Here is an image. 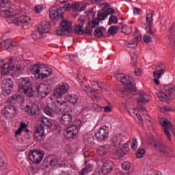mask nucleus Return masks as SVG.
I'll return each mask as SVG.
<instances>
[{"label": "nucleus", "instance_id": "1", "mask_svg": "<svg viewBox=\"0 0 175 175\" xmlns=\"http://www.w3.org/2000/svg\"><path fill=\"white\" fill-rule=\"evenodd\" d=\"M29 69L36 79H40V80H44V79H47L49 76L53 75V69L44 64H34L31 66Z\"/></svg>", "mask_w": 175, "mask_h": 175}, {"label": "nucleus", "instance_id": "2", "mask_svg": "<svg viewBox=\"0 0 175 175\" xmlns=\"http://www.w3.org/2000/svg\"><path fill=\"white\" fill-rule=\"evenodd\" d=\"M68 103L61 100V98H57L56 101H51L49 106L45 107L44 109V113L49 117L53 116L54 113L57 114H62L66 110Z\"/></svg>", "mask_w": 175, "mask_h": 175}, {"label": "nucleus", "instance_id": "3", "mask_svg": "<svg viewBox=\"0 0 175 175\" xmlns=\"http://www.w3.org/2000/svg\"><path fill=\"white\" fill-rule=\"evenodd\" d=\"M18 91L21 94H25L27 96L32 98L33 96V89L32 88V83L29 77H23L19 79Z\"/></svg>", "mask_w": 175, "mask_h": 175}, {"label": "nucleus", "instance_id": "4", "mask_svg": "<svg viewBox=\"0 0 175 175\" xmlns=\"http://www.w3.org/2000/svg\"><path fill=\"white\" fill-rule=\"evenodd\" d=\"M115 77L118 81H121L122 84H125L126 91L133 92L136 90L135 77L121 73L115 75Z\"/></svg>", "mask_w": 175, "mask_h": 175}, {"label": "nucleus", "instance_id": "5", "mask_svg": "<svg viewBox=\"0 0 175 175\" xmlns=\"http://www.w3.org/2000/svg\"><path fill=\"white\" fill-rule=\"evenodd\" d=\"M153 147L156 151H159L165 157H167L168 158L173 157V150L167 147V145L163 141L154 142L153 143Z\"/></svg>", "mask_w": 175, "mask_h": 175}, {"label": "nucleus", "instance_id": "6", "mask_svg": "<svg viewBox=\"0 0 175 175\" xmlns=\"http://www.w3.org/2000/svg\"><path fill=\"white\" fill-rule=\"evenodd\" d=\"M82 124L81 120L76 119L71 126L67 127L66 129L67 139H73L79 133Z\"/></svg>", "mask_w": 175, "mask_h": 175}, {"label": "nucleus", "instance_id": "7", "mask_svg": "<svg viewBox=\"0 0 175 175\" xmlns=\"http://www.w3.org/2000/svg\"><path fill=\"white\" fill-rule=\"evenodd\" d=\"M50 29H51V25L49 22H40L38 26V32L39 33V36L36 35V33H33L32 34L33 39L36 40L40 39V38H43V35H44V33H49V32H50Z\"/></svg>", "mask_w": 175, "mask_h": 175}, {"label": "nucleus", "instance_id": "8", "mask_svg": "<svg viewBox=\"0 0 175 175\" xmlns=\"http://www.w3.org/2000/svg\"><path fill=\"white\" fill-rule=\"evenodd\" d=\"M44 158V151L41 150H31L29 152V159L36 165H39Z\"/></svg>", "mask_w": 175, "mask_h": 175}, {"label": "nucleus", "instance_id": "9", "mask_svg": "<svg viewBox=\"0 0 175 175\" xmlns=\"http://www.w3.org/2000/svg\"><path fill=\"white\" fill-rule=\"evenodd\" d=\"M2 114L5 120H13L18 114V109L14 105H8L2 110Z\"/></svg>", "mask_w": 175, "mask_h": 175}, {"label": "nucleus", "instance_id": "10", "mask_svg": "<svg viewBox=\"0 0 175 175\" xmlns=\"http://www.w3.org/2000/svg\"><path fill=\"white\" fill-rule=\"evenodd\" d=\"M52 88L51 85L46 82L42 83L36 87L38 94L41 98H46L51 92Z\"/></svg>", "mask_w": 175, "mask_h": 175}, {"label": "nucleus", "instance_id": "11", "mask_svg": "<svg viewBox=\"0 0 175 175\" xmlns=\"http://www.w3.org/2000/svg\"><path fill=\"white\" fill-rule=\"evenodd\" d=\"M10 21L15 25H23V28H27L24 27H27V25H29V24H31V17L27 15H23L18 18H11Z\"/></svg>", "mask_w": 175, "mask_h": 175}, {"label": "nucleus", "instance_id": "12", "mask_svg": "<svg viewBox=\"0 0 175 175\" xmlns=\"http://www.w3.org/2000/svg\"><path fill=\"white\" fill-rule=\"evenodd\" d=\"M166 72V66L161 64L156 67L155 70L153 72L154 81L157 85H159V79L165 75Z\"/></svg>", "mask_w": 175, "mask_h": 175}, {"label": "nucleus", "instance_id": "13", "mask_svg": "<svg viewBox=\"0 0 175 175\" xmlns=\"http://www.w3.org/2000/svg\"><path fill=\"white\" fill-rule=\"evenodd\" d=\"M110 129L106 125L100 126L96 133H95V137L98 142H105L109 137Z\"/></svg>", "mask_w": 175, "mask_h": 175}, {"label": "nucleus", "instance_id": "14", "mask_svg": "<svg viewBox=\"0 0 175 175\" xmlns=\"http://www.w3.org/2000/svg\"><path fill=\"white\" fill-rule=\"evenodd\" d=\"M14 85L13 84V81L9 79H5L1 83L2 94L4 96L10 95L12 91H13Z\"/></svg>", "mask_w": 175, "mask_h": 175}, {"label": "nucleus", "instance_id": "15", "mask_svg": "<svg viewBox=\"0 0 175 175\" xmlns=\"http://www.w3.org/2000/svg\"><path fill=\"white\" fill-rule=\"evenodd\" d=\"M146 24L144 25V29H146V32L154 36V31H152V25L154 24V12H149L146 14Z\"/></svg>", "mask_w": 175, "mask_h": 175}, {"label": "nucleus", "instance_id": "16", "mask_svg": "<svg viewBox=\"0 0 175 175\" xmlns=\"http://www.w3.org/2000/svg\"><path fill=\"white\" fill-rule=\"evenodd\" d=\"M81 87L83 88L84 92H86L92 99H93V100H99L100 99V96H99L96 92L92 90V88L90 86V85L82 82Z\"/></svg>", "mask_w": 175, "mask_h": 175}, {"label": "nucleus", "instance_id": "17", "mask_svg": "<svg viewBox=\"0 0 175 175\" xmlns=\"http://www.w3.org/2000/svg\"><path fill=\"white\" fill-rule=\"evenodd\" d=\"M69 88H70V87L66 83L59 84L55 90L53 95L56 96H62V95L68 94L69 92Z\"/></svg>", "mask_w": 175, "mask_h": 175}, {"label": "nucleus", "instance_id": "18", "mask_svg": "<svg viewBox=\"0 0 175 175\" xmlns=\"http://www.w3.org/2000/svg\"><path fill=\"white\" fill-rule=\"evenodd\" d=\"M72 121V109H68L66 112L63 113L59 120L60 124L64 125V126H69Z\"/></svg>", "mask_w": 175, "mask_h": 175}, {"label": "nucleus", "instance_id": "19", "mask_svg": "<svg viewBox=\"0 0 175 175\" xmlns=\"http://www.w3.org/2000/svg\"><path fill=\"white\" fill-rule=\"evenodd\" d=\"M58 163V159L53 155L47 156L44 159V163L43 166L46 169L49 167V166H51V167H55V165Z\"/></svg>", "mask_w": 175, "mask_h": 175}, {"label": "nucleus", "instance_id": "20", "mask_svg": "<svg viewBox=\"0 0 175 175\" xmlns=\"http://www.w3.org/2000/svg\"><path fill=\"white\" fill-rule=\"evenodd\" d=\"M49 16L51 20H56L58 17H64L62 8H56L55 7H52L49 10Z\"/></svg>", "mask_w": 175, "mask_h": 175}, {"label": "nucleus", "instance_id": "21", "mask_svg": "<svg viewBox=\"0 0 175 175\" xmlns=\"http://www.w3.org/2000/svg\"><path fill=\"white\" fill-rule=\"evenodd\" d=\"M33 135L35 142H44V139H46L44 128H43V126H38L34 132Z\"/></svg>", "mask_w": 175, "mask_h": 175}, {"label": "nucleus", "instance_id": "22", "mask_svg": "<svg viewBox=\"0 0 175 175\" xmlns=\"http://www.w3.org/2000/svg\"><path fill=\"white\" fill-rule=\"evenodd\" d=\"M23 132H25V136L27 139H31V135H32V132L31 130L28 129V125H27L24 122H21L20 128L15 132V136H18V135H21Z\"/></svg>", "mask_w": 175, "mask_h": 175}, {"label": "nucleus", "instance_id": "23", "mask_svg": "<svg viewBox=\"0 0 175 175\" xmlns=\"http://www.w3.org/2000/svg\"><path fill=\"white\" fill-rule=\"evenodd\" d=\"M113 169H114V162L111 160L106 161L102 166V173L107 175L111 173Z\"/></svg>", "mask_w": 175, "mask_h": 175}, {"label": "nucleus", "instance_id": "24", "mask_svg": "<svg viewBox=\"0 0 175 175\" xmlns=\"http://www.w3.org/2000/svg\"><path fill=\"white\" fill-rule=\"evenodd\" d=\"M137 102L140 103H148L151 99V96L148 94L144 93V92H140L137 94Z\"/></svg>", "mask_w": 175, "mask_h": 175}, {"label": "nucleus", "instance_id": "25", "mask_svg": "<svg viewBox=\"0 0 175 175\" xmlns=\"http://www.w3.org/2000/svg\"><path fill=\"white\" fill-rule=\"evenodd\" d=\"M39 121L42 123L40 126H42V128L46 126V128H49L50 129L53 128V126L54 125V122L53 121V120L47 118L44 116L40 117Z\"/></svg>", "mask_w": 175, "mask_h": 175}, {"label": "nucleus", "instance_id": "26", "mask_svg": "<svg viewBox=\"0 0 175 175\" xmlns=\"http://www.w3.org/2000/svg\"><path fill=\"white\" fill-rule=\"evenodd\" d=\"M17 13H16V8L14 5H11V7L7 8V10H3L1 13V16L2 17H12V16H16Z\"/></svg>", "mask_w": 175, "mask_h": 175}, {"label": "nucleus", "instance_id": "27", "mask_svg": "<svg viewBox=\"0 0 175 175\" xmlns=\"http://www.w3.org/2000/svg\"><path fill=\"white\" fill-rule=\"evenodd\" d=\"M129 152V146L128 144H124L121 148H119L117 150V154L118 157H125Z\"/></svg>", "mask_w": 175, "mask_h": 175}, {"label": "nucleus", "instance_id": "28", "mask_svg": "<svg viewBox=\"0 0 175 175\" xmlns=\"http://www.w3.org/2000/svg\"><path fill=\"white\" fill-rule=\"evenodd\" d=\"M12 64H4L1 67V75L2 76H6V75H12Z\"/></svg>", "mask_w": 175, "mask_h": 175}, {"label": "nucleus", "instance_id": "29", "mask_svg": "<svg viewBox=\"0 0 175 175\" xmlns=\"http://www.w3.org/2000/svg\"><path fill=\"white\" fill-rule=\"evenodd\" d=\"M24 72V68L21 66V65H16L14 66L12 64V75H15V76H20L21 75H23V72Z\"/></svg>", "mask_w": 175, "mask_h": 175}, {"label": "nucleus", "instance_id": "30", "mask_svg": "<svg viewBox=\"0 0 175 175\" xmlns=\"http://www.w3.org/2000/svg\"><path fill=\"white\" fill-rule=\"evenodd\" d=\"M122 137H124V136L121 133H118V134L116 135V136L111 139V142L113 144V147H117L118 144H121Z\"/></svg>", "mask_w": 175, "mask_h": 175}, {"label": "nucleus", "instance_id": "31", "mask_svg": "<svg viewBox=\"0 0 175 175\" xmlns=\"http://www.w3.org/2000/svg\"><path fill=\"white\" fill-rule=\"evenodd\" d=\"M170 44L175 47V23H173L172 28L170 29Z\"/></svg>", "mask_w": 175, "mask_h": 175}, {"label": "nucleus", "instance_id": "32", "mask_svg": "<svg viewBox=\"0 0 175 175\" xmlns=\"http://www.w3.org/2000/svg\"><path fill=\"white\" fill-rule=\"evenodd\" d=\"M110 151V146L107 144L101 146L98 149L99 155H106Z\"/></svg>", "mask_w": 175, "mask_h": 175}, {"label": "nucleus", "instance_id": "33", "mask_svg": "<svg viewBox=\"0 0 175 175\" xmlns=\"http://www.w3.org/2000/svg\"><path fill=\"white\" fill-rule=\"evenodd\" d=\"M129 113L130 114V116H131V117H134V118H137L139 121L143 120V118H142V116H140L139 111L137 109H135V108L129 109Z\"/></svg>", "mask_w": 175, "mask_h": 175}, {"label": "nucleus", "instance_id": "34", "mask_svg": "<svg viewBox=\"0 0 175 175\" xmlns=\"http://www.w3.org/2000/svg\"><path fill=\"white\" fill-rule=\"evenodd\" d=\"M83 140L86 144H91V146H94V144H95V139L94 138V135L92 134H85L84 135Z\"/></svg>", "mask_w": 175, "mask_h": 175}, {"label": "nucleus", "instance_id": "35", "mask_svg": "<svg viewBox=\"0 0 175 175\" xmlns=\"http://www.w3.org/2000/svg\"><path fill=\"white\" fill-rule=\"evenodd\" d=\"M106 29L103 27L100 28H96L94 31V36L95 38H98L99 39H102L105 35L103 34V31H105Z\"/></svg>", "mask_w": 175, "mask_h": 175}, {"label": "nucleus", "instance_id": "36", "mask_svg": "<svg viewBox=\"0 0 175 175\" xmlns=\"http://www.w3.org/2000/svg\"><path fill=\"white\" fill-rule=\"evenodd\" d=\"M62 28L66 31L70 33L72 32V24L68 21H64L61 23Z\"/></svg>", "mask_w": 175, "mask_h": 175}, {"label": "nucleus", "instance_id": "37", "mask_svg": "<svg viewBox=\"0 0 175 175\" xmlns=\"http://www.w3.org/2000/svg\"><path fill=\"white\" fill-rule=\"evenodd\" d=\"M158 98L161 102H165V103H170V98L167 94L163 92H159L158 93Z\"/></svg>", "mask_w": 175, "mask_h": 175}, {"label": "nucleus", "instance_id": "38", "mask_svg": "<svg viewBox=\"0 0 175 175\" xmlns=\"http://www.w3.org/2000/svg\"><path fill=\"white\" fill-rule=\"evenodd\" d=\"M66 98L68 102L72 103V105H76L79 100V96H77L76 94H68L66 96Z\"/></svg>", "mask_w": 175, "mask_h": 175}, {"label": "nucleus", "instance_id": "39", "mask_svg": "<svg viewBox=\"0 0 175 175\" xmlns=\"http://www.w3.org/2000/svg\"><path fill=\"white\" fill-rule=\"evenodd\" d=\"M25 111L28 114V116H35L36 114V109L33 107H31L29 105H26L25 107Z\"/></svg>", "mask_w": 175, "mask_h": 175}, {"label": "nucleus", "instance_id": "40", "mask_svg": "<svg viewBox=\"0 0 175 175\" xmlns=\"http://www.w3.org/2000/svg\"><path fill=\"white\" fill-rule=\"evenodd\" d=\"M100 82H98V81H93L92 82V91H94V92H96V91H102V86L100 85Z\"/></svg>", "mask_w": 175, "mask_h": 175}, {"label": "nucleus", "instance_id": "41", "mask_svg": "<svg viewBox=\"0 0 175 175\" xmlns=\"http://www.w3.org/2000/svg\"><path fill=\"white\" fill-rule=\"evenodd\" d=\"M92 172V165L88 164L83 169L81 170L80 175H85L88 173Z\"/></svg>", "mask_w": 175, "mask_h": 175}, {"label": "nucleus", "instance_id": "42", "mask_svg": "<svg viewBox=\"0 0 175 175\" xmlns=\"http://www.w3.org/2000/svg\"><path fill=\"white\" fill-rule=\"evenodd\" d=\"M122 32L124 35H131V33H132V27L126 25H124L122 27Z\"/></svg>", "mask_w": 175, "mask_h": 175}, {"label": "nucleus", "instance_id": "43", "mask_svg": "<svg viewBox=\"0 0 175 175\" xmlns=\"http://www.w3.org/2000/svg\"><path fill=\"white\" fill-rule=\"evenodd\" d=\"M0 6L1 8L6 9L8 8H11V6H13V5L12 4V1H10V0H1Z\"/></svg>", "mask_w": 175, "mask_h": 175}, {"label": "nucleus", "instance_id": "44", "mask_svg": "<svg viewBox=\"0 0 175 175\" xmlns=\"http://www.w3.org/2000/svg\"><path fill=\"white\" fill-rule=\"evenodd\" d=\"M14 45H13V42L11 39H7L4 41V48L5 50H9V49H13Z\"/></svg>", "mask_w": 175, "mask_h": 175}, {"label": "nucleus", "instance_id": "45", "mask_svg": "<svg viewBox=\"0 0 175 175\" xmlns=\"http://www.w3.org/2000/svg\"><path fill=\"white\" fill-rule=\"evenodd\" d=\"M74 31L75 35H83L84 33V29H83V25H77Z\"/></svg>", "mask_w": 175, "mask_h": 175}, {"label": "nucleus", "instance_id": "46", "mask_svg": "<svg viewBox=\"0 0 175 175\" xmlns=\"http://www.w3.org/2000/svg\"><path fill=\"white\" fill-rule=\"evenodd\" d=\"M111 24H118V18L114 15H111L109 18L108 25H111Z\"/></svg>", "mask_w": 175, "mask_h": 175}, {"label": "nucleus", "instance_id": "47", "mask_svg": "<svg viewBox=\"0 0 175 175\" xmlns=\"http://www.w3.org/2000/svg\"><path fill=\"white\" fill-rule=\"evenodd\" d=\"M146 154V150L144 148H139L137 151V158H143L144 157V154Z\"/></svg>", "mask_w": 175, "mask_h": 175}, {"label": "nucleus", "instance_id": "48", "mask_svg": "<svg viewBox=\"0 0 175 175\" xmlns=\"http://www.w3.org/2000/svg\"><path fill=\"white\" fill-rule=\"evenodd\" d=\"M161 125L163 126L164 129H170V128H172V123L167 120H163L161 122Z\"/></svg>", "mask_w": 175, "mask_h": 175}, {"label": "nucleus", "instance_id": "49", "mask_svg": "<svg viewBox=\"0 0 175 175\" xmlns=\"http://www.w3.org/2000/svg\"><path fill=\"white\" fill-rule=\"evenodd\" d=\"M132 167V164L129 161H125L122 164V169L123 170H130Z\"/></svg>", "mask_w": 175, "mask_h": 175}, {"label": "nucleus", "instance_id": "50", "mask_svg": "<svg viewBox=\"0 0 175 175\" xmlns=\"http://www.w3.org/2000/svg\"><path fill=\"white\" fill-rule=\"evenodd\" d=\"M92 29H94V27H92V26L90 25V23H88V25L84 30V33H85V35L91 36L92 35Z\"/></svg>", "mask_w": 175, "mask_h": 175}, {"label": "nucleus", "instance_id": "51", "mask_svg": "<svg viewBox=\"0 0 175 175\" xmlns=\"http://www.w3.org/2000/svg\"><path fill=\"white\" fill-rule=\"evenodd\" d=\"M107 17V15L105 12H100L97 14V18L99 21H103V20H105Z\"/></svg>", "mask_w": 175, "mask_h": 175}, {"label": "nucleus", "instance_id": "52", "mask_svg": "<svg viewBox=\"0 0 175 175\" xmlns=\"http://www.w3.org/2000/svg\"><path fill=\"white\" fill-rule=\"evenodd\" d=\"M43 10H44V5H37L34 7V12L36 13H42V12H43Z\"/></svg>", "mask_w": 175, "mask_h": 175}, {"label": "nucleus", "instance_id": "53", "mask_svg": "<svg viewBox=\"0 0 175 175\" xmlns=\"http://www.w3.org/2000/svg\"><path fill=\"white\" fill-rule=\"evenodd\" d=\"M164 91L170 95V96H172L173 95V88L169 86V85H164L163 87Z\"/></svg>", "mask_w": 175, "mask_h": 175}, {"label": "nucleus", "instance_id": "54", "mask_svg": "<svg viewBox=\"0 0 175 175\" xmlns=\"http://www.w3.org/2000/svg\"><path fill=\"white\" fill-rule=\"evenodd\" d=\"M118 31V27L117 26H111L108 29V31L111 35H116Z\"/></svg>", "mask_w": 175, "mask_h": 175}, {"label": "nucleus", "instance_id": "55", "mask_svg": "<svg viewBox=\"0 0 175 175\" xmlns=\"http://www.w3.org/2000/svg\"><path fill=\"white\" fill-rule=\"evenodd\" d=\"M100 21L98 18L94 19L92 22H89V25H91L92 28H96V26L99 25Z\"/></svg>", "mask_w": 175, "mask_h": 175}, {"label": "nucleus", "instance_id": "56", "mask_svg": "<svg viewBox=\"0 0 175 175\" xmlns=\"http://www.w3.org/2000/svg\"><path fill=\"white\" fill-rule=\"evenodd\" d=\"M136 148H137V139L133 138L131 143V150H133V151H136Z\"/></svg>", "mask_w": 175, "mask_h": 175}, {"label": "nucleus", "instance_id": "57", "mask_svg": "<svg viewBox=\"0 0 175 175\" xmlns=\"http://www.w3.org/2000/svg\"><path fill=\"white\" fill-rule=\"evenodd\" d=\"M163 132L166 135L169 142H172V133H170L169 129H163Z\"/></svg>", "mask_w": 175, "mask_h": 175}, {"label": "nucleus", "instance_id": "58", "mask_svg": "<svg viewBox=\"0 0 175 175\" xmlns=\"http://www.w3.org/2000/svg\"><path fill=\"white\" fill-rule=\"evenodd\" d=\"M92 107L94 110H96V111H102V106L100 105H98L95 103H92Z\"/></svg>", "mask_w": 175, "mask_h": 175}, {"label": "nucleus", "instance_id": "59", "mask_svg": "<svg viewBox=\"0 0 175 175\" xmlns=\"http://www.w3.org/2000/svg\"><path fill=\"white\" fill-rule=\"evenodd\" d=\"M105 12V14H107V16H113V14H114V13L116 12V11L114 10V9L111 8H107Z\"/></svg>", "mask_w": 175, "mask_h": 175}, {"label": "nucleus", "instance_id": "60", "mask_svg": "<svg viewBox=\"0 0 175 175\" xmlns=\"http://www.w3.org/2000/svg\"><path fill=\"white\" fill-rule=\"evenodd\" d=\"M56 32V35H57V36H61V35H65V31L62 28H59L57 29H56L55 31Z\"/></svg>", "mask_w": 175, "mask_h": 175}, {"label": "nucleus", "instance_id": "61", "mask_svg": "<svg viewBox=\"0 0 175 175\" xmlns=\"http://www.w3.org/2000/svg\"><path fill=\"white\" fill-rule=\"evenodd\" d=\"M60 8H62V11L64 10L66 12L71 10V9H72V6L70 5V3L66 4L63 7H60Z\"/></svg>", "mask_w": 175, "mask_h": 175}, {"label": "nucleus", "instance_id": "62", "mask_svg": "<svg viewBox=\"0 0 175 175\" xmlns=\"http://www.w3.org/2000/svg\"><path fill=\"white\" fill-rule=\"evenodd\" d=\"M152 38L150 36H144V42L145 43H151Z\"/></svg>", "mask_w": 175, "mask_h": 175}, {"label": "nucleus", "instance_id": "63", "mask_svg": "<svg viewBox=\"0 0 175 175\" xmlns=\"http://www.w3.org/2000/svg\"><path fill=\"white\" fill-rule=\"evenodd\" d=\"M134 73L136 76H140L142 75V70L140 68H135Z\"/></svg>", "mask_w": 175, "mask_h": 175}, {"label": "nucleus", "instance_id": "64", "mask_svg": "<svg viewBox=\"0 0 175 175\" xmlns=\"http://www.w3.org/2000/svg\"><path fill=\"white\" fill-rule=\"evenodd\" d=\"M133 13L134 14H140L142 13V9L135 7L133 9Z\"/></svg>", "mask_w": 175, "mask_h": 175}]
</instances>
